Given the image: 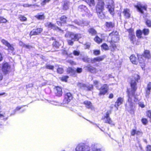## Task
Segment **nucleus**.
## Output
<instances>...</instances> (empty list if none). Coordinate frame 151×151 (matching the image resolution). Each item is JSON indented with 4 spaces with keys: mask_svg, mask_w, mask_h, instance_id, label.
<instances>
[{
    "mask_svg": "<svg viewBox=\"0 0 151 151\" xmlns=\"http://www.w3.org/2000/svg\"><path fill=\"white\" fill-rule=\"evenodd\" d=\"M69 8V2H65L64 3L62 6V9L64 10H67Z\"/></svg>",
    "mask_w": 151,
    "mask_h": 151,
    "instance_id": "33",
    "label": "nucleus"
},
{
    "mask_svg": "<svg viewBox=\"0 0 151 151\" xmlns=\"http://www.w3.org/2000/svg\"><path fill=\"white\" fill-rule=\"evenodd\" d=\"M131 135L132 136H134L135 134L138 135L140 134H142V132L140 131L136 130L135 129H132L130 132Z\"/></svg>",
    "mask_w": 151,
    "mask_h": 151,
    "instance_id": "26",
    "label": "nucleus"
},
{
    "mask_svg": "<svg viewBox=\"0 0 151 151\" xmlns=\"http://www.w3.org/2000/svg\"><path fill=\"white\" fill-rule=\"evenodd\" d=\"M105 3L104 0H97V2L95 6V10L98 17L101 19L105 16L103 13L104 10Z\"/></svg>",
    "mask_w": 151,
    "mask_h": 151,
    "instance_id": "4",
    "label": "nucleus"
},
{
    "mask_svg": "<svg viewBox=\"0 0 151 151\" xmlns=\"http://www.w3.org/2000/svg\"><path fill=\"white\" fill-rule=\"evenodd\" d=\"M132 78L131 79L130 82L131 89L127 88L126 92L128 97L127 101L129 103L130 108V109L128 111L130 114L134 116L135 107L132 102V96L134 98V101L135 100H136L137 101L138 100V99L136 97L137 95H136V93L137 89V83L140 79V77L138 74H134L132 76Z\"/></svg>",
    "mask_w": 151,
    "mask_h": 151,
    "instance_id": "1",
    "label": "nucleus"
},
{
    "mask_svg": "<svg viewBox=\"0 0 151 151\" xmlns=\"http://www.w3.org/2000/svg\"><path fill=\"white\" fill-rule=\"evenodd\" d=\"M23 46L24 47L28 49H30V48H32V47L31 46L29 45H28L24 44L23 45Z\"/></svg>",
    "mask_w": 151,
    "mask_h": 151,
    "instance_id": "63",
    "label": "nucleus"
},
{
    "mask_svg": "<svg viewBox=\"0 0 151 151\" xmlns=\"http://www.w3.org/2000/svg\"><path fill=\"white\" fill-rule=\"evenodd\" d=\"M10 50L11 51V52L13 55L15 54L14 49L12 45H10Z\"/></svg>",
    "mask_w": 151,
    "mask_h": 151,
    "instance_id": "52",
    "label": "nucleus"
},
{
    "mask_svg": "<svg viewBox=\"0 0 151 151\" xmlns=\"http://www.w3.org/2000/svg\"><path fill=\"white\" fill-rule=\"evenodd\" d=\"M6 117V116L5 113L3 112L0 111V118H2L4 119V118Z\"/></svg>",
    "mask_w": 151,
    "mask_h": 151,
    "instance_id": "51",
    "label": "nucleus"
},
{
    "mask_svg": "<svg viewBox=\"0 0 151 151\" xmlns=\"http://www.w3.org/2000/svg\"><path fill=\"white\" fill-rule=\"evenodd\" d=\"M76 73H81L82 71V69L81 68H76Z\"/></svg>",
    "mask_w": 151,
    "mask_h": 151,
    "instance_id": "56",
    "label": "nucleus"
},
{
    "mask_svg": "<svg viewBox=\"0 0 151 151\" xmlns=\"http://www.w3.org/2000/svg\"><path fill=\"white\" fill-rule=\"evenodd\" d=\"M101 49L106 51L109 50L108 45L106 43L102 44L101 46Z\"/></svg>",
    "mask_w": 151,
    "mask_h": 151,
    "instance_id": "32",
    "label": "nucleus"
},
{
    "mask_svg": "<svg viewBox=\"0 0 151 151\" xmlns=\"http://www.w3.org/2000/svg\"><path fill=\"white\" fill-rule=\"evenodd\" d=\"M145 23L147 27H151V20L146 19L145 20Z\"/></svg>",
    "mask_w": 151,
    "mask_h": 151,
    "instance_id": "39",
    "label": "nucleus"
},
{
    "mask_svg": "<svg viewBox=\"0 0 151 151\" xmlns=\"http://www.w3.org/2000/svg\"><path fill=\"white\" fill-rule=\"evenodd\" d=\"M142 34L145 36H147L149 35L150 33V30L148 29L147 28H144L142 31Z\"/></svg>",
    "mask_w": 151,
    "mask_h": 151,
    "instance_id": "37",
    "label": "nucleus"
},
{
    "mask_svg": "<svg viewBox=\"0 0 151 151\" xmlns=\"http://www.w3.org/2000/svg\"><path fill=\"white\" fill-rule=\"evenodd\" d=\"M35 4H23V6L24 7H29L31 6H35Z\"/></svg>",
    "mask_w": 151,
    "mask_h": 151,
    "instance_id": "54",
    "label": "nucleus"
},
{
    "mask_svg": "<svg viewBox=\"0 0 151 151\" xmlns=\"http://www.w3.org/2000/svg\"><path fill=\"white\" fill-rule=\"evenodd\" d=\"M1 42L3 43V44L9 48V43L6 40H1Z\"/></svg>",
    "mask_w": 151,
    "mask_h": 151,
    "instance_id": "47",
    "label": "nucleus"
},
{
    "mask_svg": "<svg viewBox=\"0 0 151 151\" xmlns=\"http://www.w3.org/2000/svg\"><path fill=\"white\" fill-rule=\"evenodd\" d=\"M146 151H151V145H148L146 147Z\"/></svg>",
    "mask_w": 151,
    "mask_h": 151,
    "instance_id": "60",
    "label": "nucleus"
},
{
    "mask_svg": "<svg viewBox=\"0 0 151 151\" xmlns=\"http://www.w3.org/2000/svg\"><path fill=\"white\" fill-rule=\"evenodd\" d=\"M93 54L96 56L99 55L100 54V51L99 50H93Z\"/></svg>",
    "mask_w": 151,
    "mask_h": 151,
    "instance_id": "44",
    "label": "nucleus"
},
{
    "mask_svg": "<svg viewBox=\"0 0 151 151\" xmlns=\"http://www.w3.org/2000/svg\"><path fill=\"white\" fill-rule=\"evenodd\" d=\"M68 35L74 41H78L81 38V34L79 33L75 34L73 32H69Z\"/></svg>",
    "mask_w": 151,
    "mask_h": 151,
    "instance_id": "10",
    "label": "nucleus"
},
{
    "mask_svg": "<svg viewBox=\"0 0 151 151\" xmlns=\"http://www.w3.org/2000/svg\"><path fill=\"white\" fill-rule=\"evenodd\" d=\"M72 40H72V39L68 40V42L69 45L72 46L73 45L74 42Z\"/></svg>",
    "mask_w": 151,
    "mask_h": 151,
    "instance_id": "57",
    "label": "nucleus"
},
{
    "mask_svg": "<svg viewBox=\"0 0 151 151\" xmlns=\"http://www.w3.org/2000/svg\"><path fill=\"white\" fill-rule=\"evenodd\" d=\"M93 83L95 86H96V87H97V86H98L99 83V82L98 81L95 80L93 81Z\"/></svg>",
    "mask_w": 151,
    "mask_h": 151,
    "instance_id": "61",
    "label": "nucleus"
},
{
    "mask_svg": "<svg viewBox=\"0 0 151 151\" xmlns=\"http://www.w3.org/2000/svg\"><path fill=\"white\" fill-rule=\"evenodd\" d=\"M45 68L47 69L53 70L54 69V67L53 65H47L45 66Z\"/></svg>",
    "mask_w": 151,
    "mask_h": 151,
    "instance_id": "42",
    "label": "nucleus"
},
{
    "mask_svg": "<svg viewBox=\"0 0 151 151\" xmlns=\"http://www.w3.org/2000/svg\"><path fill=\"white\" fill-rule=\"evenodd\" d=\"M73 98V95L70 92H67L64 95L63 102L64 104H68Z\"/></svg>",
    "mask_w": 151,
    "mask_h": 151,
    "instance_id": "11",
    "label": "nucleus"
},
{
    "mask_svg": "<svg viewBox=\"0 0 151 151\" xmlns=\"http://www.w3.org/2000/svg\"><path fill=\"white\" fill-rule=\"evenodd\" d=\"M85 2L88 5L89 7L94 6L95 5V1L94 0H82Z\"/></svg>",
    "mask_w": 151,
    "mask_h": 151,
    "instance_id": "28",
    "label": "nucleus"
},
{
    "mask_svg": "<svg viewBox=\"0 0 151 151\" xmlns=\"http://www.w3.org/2000/svg\"><path fill=\"white\" fill-rule=\"evenodd\" d=\"M129 37L130 42L132 44H136V38L135 35H133L129 36Z\"/></svg>",
    "mask_w": 151,
    "mask_h": 151,
    "instance_id": "29",
    "label": "nucleus"
},
{
    "mask_svg": "<svg viewBox=\"0 0 151 151\" xmlns=\"http://www.w3.org/2000/svg\"><path fill=\"white\" fill-rule=\"evenodd\" d=\"M106 8L110 14L112 16H114L115 15L114 7L111 5L109 4L107 5Z\"/></svg>",
    "mask_w": 151,
    "mask_h": 151,
    "instance_id": "19",
    "label": "nucleus"
},
{
    "mask_svg": "<svg viewBox=\"0 0 151 151\" xmlns=\"http://www.w3.org/2000/svg\"><path fill=\"white\" fill-rule=\"evenodd\" d=\"M54 92L55 95L58 97H60L62 96V89L60 86H56L54 88Z\"/></svg>",
    "mask_w": 151,
    "mask_h": 151,
    "instance_id": "15",
    "label": "nucleus"
},
{
    "mask_svg": "<svg viewBox=\"0 0 151 151\" xmlns=\"http://www.w3.org/2000/svg\"><path fill=\"white\" fill-rule=\"evenodd\" d=\"M6 21V19L2 17H0V23H5Z\"/></svg>",
    "mask_w": 151,
    "mask_h": 151,
    "instance_id": "59",
    "label": "nucleus"
},
{
    "mask_svg": "<svg viewBox=\"0 0 151 151\" xmlns=\"http://www.w3.org/2000/svg\"><path fill=\"white\" fill-rule=\"evenodd\" d=\"M83 60L85 62L87 63H91L92 64L95 63L97 62H100L104 59V58L102 56H99L94 58H93L90 59L88 57H85L82 58Z\"/></svg>",
    "mask_w": 151,
    "mask_h": 151,
    "instance_id": "5",
    "label": "nucleus"
},
{
    "mask_svg": "<svg viewBox=\"0 0 151 151\" xmlns=\"http://www.w3.org/2000/svg\"><path fill=\"white\" fill-rule=\"evenodd\" d=\"M67 74H70L71 75H75L76 73V71L71 67H68L66 69Z\"/></svg>",
    "mask_w": 151,
    "mask_h": 151,
    "instance_id": "25",
    "label": "nucleus"
},
{
    "mask_svg": "<svg viewBox=\"0 0 151 151\" xmlns=\"http://www.w3.org/2000/svg\"><path fill=\"white\" fill-rule=\"evenodd\" d=\"M76 151H90V150L86 148L83 146L79 145L76 147Z\"/></svg>",
    "mask_w": 151,
    "mask_h": 151,
    "instance_id": "20",
    "label": "nucleus"
},
{
    "mask_svg": "<svg viewBox=\"0 0 151 151\" xmlns=\"http://www.w3.org/2000/svg\"><path fill=\"white\" fill-rule=\"evenodd\" d=\"M67 62L69 63L71 65H76V63L73 61V60H68L67 61Z\"/></svg>",
    "mask_w": 151,
    "mask_h": 151,
    "instance_id": "53",
    "label": "nucleus"
},
{
    "mask_svg": "<svg viewBox=\"0 0 151 151\" xmlns=\"http://www.w3.org/2000/svg\"><path fill=\"white\" fill-rule=\"evenodd\" d=\"M83 104H84L86 107L88 109H90L93 107V106L91 102L88 101H84Z\"/></svg>",
    "mask_w": 151,
    "mask_h": 151,
    "instance_id": "27",
    "label": "nucleus"
},
{
    "mask_svg": "<svg viewBox=\"0 0 151 151\" xmlns=\"http://www.w3.org/2000/svg\"><path fill=\"white\" fill-rule=\"evenodd\" d=\"M21 107H20V106H17L16 108V109L14 110L13 113H11L10 114V115H13V114H14L16 113V111L20 110V109L21 108Z\"/></svg>",
    "mask_w": 151,
    "mask_h": 151,
    "instance_id": "50",
    "label": "nucleus"
},
{
    "mask_svg": "<svg viewBox=\"0 0 151 151\" xmlns=\"http://www.w3.org/2000/svg\"><path fill=\"white\" fill-rule=\"evenodd\" d=\"M51 0H43L41 3V5L42 6L45 5L47 3L49 2Z\"/></svg>",
    "mask_w": 151,
    "mask_h": 151,
    "instance_id": "49",
    "label": "nucleus"
},
{
    "mask_svg": "<svg viewBox=\"0 0 151 151\" xmlns=\"http://www.w3.org/2000/svg\"><path fill=\"white\" fill-rule=\"evenodd\" d=\"M141 121L142 124L144 125H146L148 122L147 119L146 118H142L141 119Z\"/></svg>",
    "mask_w": 151,
    "mask_h": 151,
    "instance_id": "43",
    "label": "nucleus"
},
{
    "mask_svg": "<svg viewBox=\"0 0 151 151\" xmlns=\"http://www.w3.org/2000/svg\"><path fill=\"white\" fill-rule=\"evenodd\" d=\"M45 27L47 28L50 29H52L54 30H58L63 32V30L57 26L55 24L52 23L51 22L47 23L46 24H45Z\"/></svg>",
    "mask_w": 151,
    "mask_h": 151,
    "instance_id": "8",
    "label": "nucleus"
},
{
    "mask_svg": "<svg viewBox=\"0 0 151 151\" xmlns=\"http://www.w3.org/2000/svg\"><path fill=\"white\" fill-rule=\"evenodd\" d=\"M99 92L98 95L99 96L105 95L108 92L109 90L108 85L106 84H103L98 89Z\"/></svg>",
    "mask_w": 151,
    "mask_h": 151,
    "instance_id": "7",
    "label": "nucleus"
},
{
    "mask_svg": "<svg viewBox=\"0 0 151 151\" xmlns=\"http://www.w3.org/2000/svg\"><path fill=\"white\" fill-rule=\"evenodd\" d=\"M79 52L76 50H74L73 53L75 56H78L79 55Z\"/></svg>",
    "mask_w": 151,
    "mask_h": 151,
    "instance_id": "62",
    "label": "nucleus"
},
{
    "mask_svg": "<svg viewBox=\"0 0 151 151\" xmlns=\"http://www.w3.org/2000/svg\"><path fill=\"white\" fill-rule=\"evenodd\" d=\"M127 31L129 33V36L132 35H134V29L132 28L127 29Z\"/></svg>",
    "mask_w": 151,
    "mask_h": 151,
    "instance_id": "38",
    "label": "nucleus"
},
{
    "mask_svg": "<svg viewBox=\"0 0 151 151\" xmlns=\"http://www.w3.org/2000/svg\"><path fill=\"white\" fill-rule=\"evenodd\" d=\"M8 67V64L7 63H4L2 66V70L3 72L5 73L7 71V69Z\"/></svg>",
    "mask_w": 151,
    "mask_h": 151,
    "instance_id": "34",
    "label": "nucleus"
},
{
    "mask_svg": "<svg viewBox=\"0 0 151 151\" xmlns=\"http://www.w3.org/2000/svg\"><path fill=\"white\" fill-rule=\"evenodd\" d=\"M135 7L137 9L138 11L142 14H144V11H146L147 10V5H143L140 3H138L135 6Z\"/></svg>",
    "mask_w": 151,
    "mask_h": 151,
    "instance_id": "9",
    "label": "nucleus"
},
{
    "mask_svg": "<svg viewBox=\"0 0 151 151\" xmlns=\"http://www.w3.org/2000/svg\"><path fill=\"white\" fill-rule=\"evenodd\" d=\"M105 27L107 31H109L115 27V24L114 22H106L105 23Z\"/></svg>",
    "mask_w": 151,
    "mask_h": 151,
    "instance_id": "14",
    "label": "nucleus"
},
{
    "mask_svg": "<svg viewBox=\"0 0 151 151\" xmlns=\"http://www.w3.org/2000/svg\"><path fill=\"white\" fill-rule=\"evenodd\" d=\"M52 45L53 47H55L56 48H58L59 42L57 41H55L52 44Z\"/></svg>",
    "mask_w": 151,
    "mask_h": 151,
    "instance_id": "48",
    "label": "nucleus"
},
{
    "mask_svg": "<svg viewBox=\"0 0 151 151\" xmlns=\"http://www.w3.org/2000/svg\"><path fill=\"white\" fill-rule=\"evenodd\" d=\"M19 20L21 22H25L27 21V18L24 16L20 15L19 17Z\"/></svg>",
    "mask_w": 151,
    "mask_h": 151,
    "instance_id": "40",
    "label": "nucleus"
},
{
    "mask_svg": "<svg viewBox=\"0 0 151 151\" xmlns=\"http://www.w3.org/2000/svg\"><path fill=\"white\" fill-rule=\"evenodd\" d=\"M57 72L58 73L61 74L64 72V69L62 68L58 67L57 70Z\"/></svg>",
    "mask_w": 151,
    "mask_h": 151,
    "instance_id": "41",
    "label": "nucleus"
},
{
    "mask_svg": "<svg viewBox=\"0 0 151 151\" xmlns=\"http://www.w3.org/2000/svg\"><path fill=\"white\" fill-rule=\"evenodd\" d=\"M130 10L128 9H124L123 13L124 16L126 18H129L130 17V14L129 13Z\"/></svg>",
    "mask_w": 151,
    "mask_h": 151,
    "instance_id": "22",
    "label": "nucleus"
},
{
    "mask_svg": "<svg viewBox=\"0 0 151 151\" xmlns=\"http://www.w3.org/2000/svg\"><path fill=\"white\" fill-rule=\"evenodd\" d=\"M131 62L134 64L137 65L139 62L138 57H136L134 55H132L129 57Z\"/></svg>",
    "mask_w": 151,
    "mask_h": 151,
    "instance_id": "18",
    "label": "nucleus"
},
{
    "mask_svg": "<svg viewBox=\"0 0 151 151\" xmlns=\"http://www.w3.org/2000/svg\"><path fill=\"white\" fill-rule=\"evenodd\" d=\"M137 55L138 57L139 62L141 67L145 66L147 60H149L151 59L150 51L147 50H145L142 54H137Z\"/></svg>",
    "mask_w": 151,
    "mask_h": 151,
    "instance_id": "3",
    "label": "nucleus"
},
{
    "mask_svg": "<svg viewBox=\"0 0 151 151\" xmlns=\"http://www.w3.org/2000/svg\"><path fill=\"white\" fill-rule=\"evenodd\" d=\"M78 86L80 88H85L86 87V85L85 84L79 83Z\"/></svg>",
    "mask_w": 151,
    "mask_h": 151,
    "instance_id": "46",
    "label": "nucleus"
},
{
    "mask_svg": "<svg viewBox=\"0 0 151 151\" xmlns=\"http://www.w3.org/2000/svg\"><path fill=\"white\" fill-rule=\"evenodd\" d=\"M88 32L89 34H90L91 36L96 35L97 34L96 30L93 27L89 28L88 29Z\"/></svg>",
    "mask_w": 151,
    "mask_h": 151,
    "instance_id": "23",
    "label": "nucleus"
},
{
    "mask_svg": "<svg viewBox=\"0 0 151 151\" xmlns=\"http://www.w3.org/2000/svg\"><path fill=\"white\" fill-rule=\"evenodd\" d=\"M42 28L38 27L35 29H33L30 31L29 34L30 37L33 35H37L40 34L43 31Z\"/></svg>",
    "mask_w": 151,
    "mask_h": 151,
    "instance_id": "13",
    "label": "nucleus"
},
{
    "mask_svg": "<svg viewBox=\"0 0 151 151\" xmlns=\"http://www.w3.org/2000/svg\"><path fill=\"white\" fill-rule=\"evenodd\" d=\"M86 70L88 72L92 73H95L97 72V69L92 65H89L86 67Z\"/></svg>",
    "mask_w": 151,
    "mask_h": 151,
    "instance_id": "17",
    "label": "nucleus"
},
{
    "mask_svg": "<svg viewBox=\"0 0 151 151\" xmlns=\"http://www.w3.org/2000/svg\"><path fill=\"white\" fill-rule=\"evenodd\" d=\"M136 35L138 38H143V37L142 36V30L139 29L136 30Z\"/></svg>",
    "mask_w": 151,
    "mask_h": 151,
    "instance_id": "30",
    "label": "nucleus"
},
{
    "mask_svg": "<svg viewBox=\"0 0 151 151\" xmlns=\"http://www.w3.org/2000/svg\"><path fill=\"white\" fill-rule=\"evenodd\" d=\"M67 17L65 15H63L60 17L59 19L60 20L56 21V23L58 26L62 27L63 26V24L67 23Z\"/></svg>",
    "mask_w": 151,
    "mask_h": 151,
    "instance_id": "12",
    "label": "nucleus"
},
{
    "mask_svg": "<svg viewBox=\"0 0 151 151\" xmlns=\"http://www.w3.org/2000/svg\"><path fill=\"white\" fill-rule=\"evenodd\" d=\"M93 40L95 42L98 44L101 43L103 41V39L99 37L98 35H96Z\"/></svg>",
    "mask_w": 151,
    "mask_h": 151,
    "instance_id": "31",
    "label": "nucleus"
},
{
    "mask_svg": "<svg viewBox=\"0 0 151 151\" xmlns=\"http://www.w3.org/2000/svg\"><path fill=\"white\" fill-rule=\"evenodd\" d=\"M147 116L150 118L151 117V111L150 110L147 111L146 112Z\"/></svg>",
    "mask_w": 151,
    "mask_h": 151,
    "instance_id": "55",
    "label": "nucleus"
},
{
    "mask_svg": "<svg viewBox=\"0 0 151 151\" xmlns=\"http://www.w3.org/2000/svg\"><path fill=\"white\" fill-rule=\"evenodd\" d=\"M151 90V82H149L147 84V87L145 90L146 92L150 93Z\"/></svg>",
    "mask_w": 151,
    "mask_h": 151,
    "instance_id": "35",
    "label": "nucleus"
},
{
    "mask_svg": "<svg viewBox=\"0 0 151 151\" xmlns=\"http://www.w3.org/2000/svg\"><path fill=\"white\" fill-rule=\"evenodd\" d=\"M139 106L142 108H144L145 107V105L143 102H140L138 103Z\"/></svg>",
    "mask_w": 151,
    "mask_h": 151,
    "instance_id": "58",
    "label": "nucleus"
},
{
    "mask_svg": "<svg viewBox=\"0 0 151 151\" xmlns=\"http://www.w3.org/2000/svg\"><path fill=\"white\" fill-rule=\"evenodd\" d=\"M35 17L38 20H43L45 19V16L44 13L41 12L40 13H38Z\"/></svg>",
    "mask_w": 151,
    "mask_h": 151,
    "instance_id": "21",
    "label": "nucleus"
},
{
    "mask_svg": "<svg viewBox=\"0 0 151 151\" xmlns=\"http://www.w3.org/2000/svg\"><path fill=\"white\" fill-rule=\"evenodd\" d=\"M113 97H114V95L112 93H110L108 96L109 98L110 99H111L113 98Z\"/></svg>",
    "mask_w": 151,
    "mask_h": 151,
    "instance_id": "64",
    "label": "nucleus"
},
{
    "mask_svg": "<svg viewBox=\"0 0 151 151\" xmlns=\"http://www.w3.org/2000/svg\"><path fill=\"white\" fill-rule=\"evenodd\" d=\"M123 101V98L120 97H119L115 102L114 106L116 107H118L122 104Z\"/></svg>",
    "mask_w": 151,
    "mask_h": 151,
    "instance_id": "24",
    "label": "nucleus"
},
{
    "mask_svg": "<svg viewBox=\"0 0 151 151\" xmlns=\"http://www.w3.org/2000/svg\"><path fill=\"white\" fill-rule=\"evenodd\" d=\"M78 10L79 11L85 14L87 13L88 11V9L87 7L83 4L81 5L78 6Z\"/></svg>",
    "mask_w": 151,
    "mask_h": 151,
    "instance_id": "16",
    "label": "nucleus"
},
{
    "mask_svg": "<svg viewBox=\"0 0 151 151\" xmlns=\"http://www.w3.org/2000/svg\"><path fill=\"white\" fill-rule=\"evenodd\" d=\"M87 88L86 90L88 91H91V90L93 89V86L92 84L90 85L89 86H87L86 87Z\"/></svg>",
    "mask_w": 151,
    "mask_h": 151,
    "instance_id": "45",
    "label": "nucleus"
},
{
    "mask_svg": "<svg viewBox=\"0 0 151 151\" xmlns=\"http://www.w3.org/2000/svg\"><path fill=\"white\" fill-rule=\"evenodd\" d=\"M111 113V111H107L105 115L102 118V119L104 120L105 123L114 125L113 122L110 117V114Z\"/></svg>",
    "mask_w": 151,
    "mask_h": 151,
    "instance_id": "6",
    "label": "nucleus"
},
{
    "mask_svg": "<svg viewBox=\"0 0 151 151\" xmlns=\"http://www.w3.org/2000/svg\"><path fill=\"white\" fill-rule=\"evenodd\" d=\"M69 77L68 76H63L60 77L59 79L61 81L66 82L67 81V80Z\"/></svg>",
    "mask_w": 151,
    "mask_h": 151,
    "instance_id": "36",
    "label": "nucleus"
},
{
    "mask_svg": "<svg viewBox=\"0 0 151 151\" xmlns=\"http://www.w3.org/2000/svg\"><path fill=\"white\" fill-rule=\"evenodd\" d=\"M109 35L111 37V40L108 41L110 44L109 47L110 51L114 52L117 48L116 43L118 42L120 40L119 32L117 31L114 30L110 33Z\"/></svg>",
    "mask_w": 151,
    "mask_h": 151,
    "instance_id": "2",
    "label": "nucleus"
}]
</instances>
